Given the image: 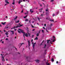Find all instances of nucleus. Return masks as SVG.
<instances>
[{
    "mask_svg": "<svg viewBox=\"0 0 65 65\" xmlns=\"http://www.w3.org/2000/svg\"><path fill=\"white\" fill-rule=\"evenodd\" d=\"M18 30H19L20 31H19V30H18V32L19 33H21V32L22 33H23V34H24L25 35L26 37H28V35L27 34H25V32L23 31V30H22L21 29H18Z\"/></svg>",
    "mask_w": 65,
    "mask_h": 65,
    "instance_id": "1",
    "label": "nucleus"
},
{
    "mask_svg": "<svg viewBox=\"0 0 65 65\" xmlns=\"http://www.w3.org/2000/svg\"><path fill=\"white\" fill-rule=\"evenodd\" d=\"M36 44V43H34L33 44V51H35V49H34V46H35V44Z\"/></svg>",
    "mask_w": 65,
    "mask_h": 65,
    "instance_id": "2",
    "label": "nucleus"
},
{
    "mask_svg": "<svg viewBox=\"0 0 65 65\" xmlns=\"http://www.w3.org/2000/svg\"><path fill=\"white\" fill-rule=\"evenodd\" d=\"M46 11L47 12H46V15H47V14H48V8H47L46 9Z\"/></svg>",
    "mask_w": 65,
    "mask_h": 65,
    "instance_id": "3",
    "label": "nucleus"
},
{
    "mask_svg": "<svg viewBox=\"0 0 65 65\" xmlns=\"http://www.w3.org/2000/svg\"><path fill=\"white\" fill-rule=\"evenodd\" d=\"M53 38V39H51V40H53V39H54V40L52 42H54L55 41V36H53L52 37Z\"/></svg>",
    "mask_w": 65,
    "mask_h": 65,
    "instance_id": "4",
    "label": "nucleus"
},
{
    "mask_svg": "<svg viewBox=\"0 0 65 65\" xmlns=\"http://www.w3.org/2000/svg\"><path fill=\"white\" fill-rule=\"evenodd\" d=\"M27 41L28 43V46H30V41L28 40Z\"/></svg>",
    "mask_w": 65,
    "mask_h": 65,
    "instance_id": "5",
    "label": "nucleus"
},
{
    "mask_svg": "<svg viewBox=\"0 0 65 65\" xmlns=\"http://www.w3.org/2000/svg\"><path fill=\"white\" fill-rule=\"evenodd\" d=\"M24 44V43H22V44H21V43L19 45V46H20L19 47V48H20V47H21V46H22V44Z\"/></svg>",
    "mask_w": 65,
    "mask_h": 65,
    "instance_id": "6",
    "label": "nucleus"
},
{
    "mask_svg": "<svg viewBox=\"0 0 65 65\" xmlns=\"http://www.w3.org/2000/svg\"><path fill=\"white\" fill-rule=\"evenodd\" d=\"M23 24L21 25H20L19 26V25H18L17 26H16V28H18V27H21L22 26H23Z\"/></svg>",
    "mask_w": 65,
    "mask_h": 65,
    "instance_id": "7",
    "label": "nucleus"
},
{
    "mask_svg": "<svg viewBox=\"0 0 65 65\" xmlns=\"http://www.w3.org/2000/svg\"><path fill=\"white\" fill-rule=\"evenodd\" d=\"M1 55L2 57V58H3V61H4V57H3V55H2V54H1Z\"/></svg>",
    "mask_w": 65,
    "mask_h": 65,
    "instance_id": "8",
    "label": "nucleus"
},
{
    "mask_svg": "<svg viewBox=\"0 0 65 65\" xmlns=\"http://www.w3.org/2000/svg\"><path fill=\"white\" fill-rule=\"evenodd\" d=\"M5 2L6 3H7V4H9V2H8V1L7 0L5 1Z\"/></svg>",
    "mask_w": 65,
    "mask_h": 65,
    "instance_id": "9",
    "label": "nucleus"
},
{
    "mask_svg": "<svg viewBox=\"0 0 65 65\" xmlns=\"http://www.w3.org/2000/svg\"><path fill=\"white\" fill-rule=\"evenodd\" d=\"M35 61L37 63H39V60H36Z\"/></svg>",
    "mask_w": 65,
    "mask_h": 65,
    "instance_id": "10",
    "label": "nucleus"
},
{
    "mask_svg": "<svg viewBox=\"0 0 65 65\" xmlns=\"http://www.w3.org/2000/svg\"><path fill=\"white\" fill-rule=\"evenodd\" d=\"M30 12H31V13H32V12H33V11H32V9H30Z\"/></svg>",
    "mask_w": 65,
    "mask_h": 65,
    "instance_id": "11",
    "label": "nucleus"
},
{
    "mask_svg": "<svg viewBox=\"0 0 65 65\" xmlns=\"http://www.w3.org/2000/svg\"><path fill=\"white\" fill-rule=\"evenodd\" d=\"M6 22H4V23H3V22H2V24H3V25H5V24H6Z\"/></svg>",
    "mask_w": 65,
    "mask_h": 65,
    "instance_id": "12",
    "label": "nucleus"
},
{
    "mask_svg": "<svg viewBox=\"0 0 65 65\" xmlns=\"http://www.w3.org/2000/svg\"><path fill=\"white\" fill-rule=\"evenodd\" d=\"M47 51V49H46L45 50V54H46V52Z\"/></svg>",
    "mask_w": 65,
    "mask_h": 65,
    "instance_id": "13",
    "label": "nucleus"
},
{
    "mask_svg": "<svg viewBox=\"0 0 65 65\" xmlns=\"http://www.w3.org/2000/svg\"><path fill=\"white\" fill-rule=\"evenodd\" d=\"M49 19H50V18L49 17L47 18H46V20H49Z\"/></svg>",
    "mask_w": 65,
    "mask_h": 65,
    "instance_id": "14",
    "label": "nucleus"
},
{
    "mask_svg": "<svg viewBox=\"0 0 65 65\" xmlns=\"http://www.w3.org/2000/svg\"><path fill=\"white\" fill-rule=\"evenodd\" d=\"M42 9V8L41 9L39 10L40 12H41Z\"/></svg>",
    "mask_w": 65,
    "mask_h": 65,
    "instance_id": "15",
    "label": "nucleus"
},
{
    "mask_svg": "<svg viewBox=\"0 0 65 65\" xmlns=\"http://www.w3.org/2000/svg\"><path fill=\"white\" fill-rule=\"evenodd\" d=\"M50 21H51V22H54V20H50Z\"/></svg>",
    "mask_w": 65,
    "mask_h": 65,
    "instance_id": "16",
    "label": "nucleus"
},
{
    "mask_svg": "<svg viewBox=\"0 0 65 65\" xmlns=\"http://www.w3.org/2000/svg\"><path fill=\"white\" fill-rule=\"evenodd\" d=\"M51 61L52 62H54V59L53 58H52V59H51Z\"/></svg>",
    "mask_w": 65,
    "mask_h": 65,
    "instance_id": "17",
    "label": "nucleus"
},
{
    "mask_svg": "<svg viewBox=\"0 0 65 65\" xmlns=\"http://www.w3.org/2000/svg\"><path fill=\"white\" fill-rule=\"evenodd\" d=\"M27 33L28 34L29 36V37H30V35H31V34H29V32H28Z\"/></svg>",
    "mask_w": 65,
    "mask_h": 65,
    "instance_id": "18",
    "label": "nucleus"
},
{
    "mask_svg": "<svg viewBox=\"0 0 65 65\" xmlns=\"http://www.w3.org/2000/svg\"><path fill=\"white\" fill-rule=\"evenodd\" d=\"M46 64L47 65H50V64L49 63H48V62H46Z\"/></svg>",
    "mask_w": 65,
    "mask_h": 65,
    "instance_id": "19",
    "label": "nucleus"
},
{
    "mask_svg": "<svg viewBox=\"0 0 65 65\" xmlns=\"http://www.w3.org/2000/svg\"><path fill=\"white\" fill-rule=\"evenodd\" d=\"M12 4L13 5H14V4H15L14 2L13 1V2L12 3Z\"/></svg>",
    "mask_w": 65,
    "mask_h": 65,
    "instance_id": "20",
    "label": "nucleus"
},
{
    "mask_svg": "<svg viewBox=\"0 0 65 65\" xmlns=\"http://www.w3.org/2000/svg\"><path fill=\"white\" fill-rule=\"evenodd\" d=\"M50 41H51V40H47V43H48V42H50Z\"/></svg>",
    "mask_w": 65,
    "mask_h": 65,
    "instance_id": "21",
    "label": "nucleus"
},
{
    "mask_svg": "<svg viewBox=\"0 0 65 65\" xmlns=\"http://www.w3.org/2000/svg\"><path fill=\"white\" fill-rule=\"evenodd\" d=\"M35 40H38V38L36 37V38L35 39Z\"/></svg>",
    "mask_w": 65,
    "mask_h": 65,
    "instance_id": "22",
    "label": "nucleus"
},
{
    "mask_svg": "<svg viewBox=\"0 0 65 65\" xmlns=\"http://www.w3.org/2000/svg\"><path fill=\"white\" fill-rule=\"evenodd\" d=\"M21 1L20 0L18 2V3L19 4H20L21 3Z\"/></svg>",
    "mask_w": 65,
    "mask_h": 65,
    "instance_id": "23",
    "label": "nucleus"
},
{
    "mask_svg": "<svg viewBox=\"0 0 65 65\" xmlns=\"http://www.w3.org/2000/svg\"><path fill=\"white\" fill-rule=\"evenodd\" d=\"M17 18H18V16H16L15 18H14V20H16V19H17Z\"/></svg>",
    "mask_w": 65,
    "mask_h": 65,
    "instance_id": "24",
    "label": "nucleus"
},
{
    "mask_svg": "<svg viewBox=\"0 0 65 65\" xmlns=\"http://www.w3.org/2000/svg\"><path fill=\"white\" fill-rule=\"evenodd\" d=\"M46 44H45V46L43 47V48H46Z\"/></svg>",
    "mask_w": 65,
    "mask_h": 65,
    "instance_id": "25",
    "label": "nucleus"
},
{
    "mask_svg": "<svg viewBox=\"0 0 65 65\" xmlns=\"http://www.w3.org/2000/svg\"><path fill=\"white\" fill-rule=\"evenodd\" d=\"M27 15H26V16L24 17V18H25V19H26V18L27 17Z\"/></svg>",
    "mask_w": 65,
    "mask_h": 65,
    "instance_id": "26",
    "label": "nucleus"
},
{
    "mask_svg": "<svg viewBox=\"0 0 65 65\" xmlns=\"http://www.w3.org/2000/svg\"><path fill=\"white\" fill-rule=\"evenodd\" d=\"M28 14V11H27L26 13H25V14Z\"/></svg>",
    "mask_w": 65,
    "mask_h": 65,
    "instance_id": "27",
    "label": "nucleus"
},
{
    "mask_svg": "<svg viewBox=\"0 0 65 65\" xmlns=\"http://www.w3.org/2000/svg\"><path fill=\"white\" fill-rule=\"evenodd\" d=\"M27 21H28V19H26L25 20V22H27Z\"/></svg>",
    "mask_w": 65,
    "mask_h": 65,
    "instance_id": "28",
    "label": "nucleus"
},
{
    "mask_svg": "<svg viewBox=\"0 0 65 65\" xmlns=\"http://www.w3.org/2000/svg\"><path fill=\"white\" fill-rule=\"evenodd\" d=\"M16 23H19V21H18L17 22H15Z\"/></svg>",
    "mask_w": 65,
    "mask_h": 65,
    "instance_id": "29",
    "label": "nucleus"
},
{
    "mask_svg": "<svg viewBox=\"0 0 65 65\" xmlns=\"http://www.w3.org/2000/svg\"><path fill=\"white\" fill-rule=\"evenodd\" d=\"M23 11H24V9H23L22 11L21 12V13H23Z\"/></svg>",
    "mask_w": 65,
    "mask_h": 65,
    "instance_id": "30",
    "label": "nucleus"
},
{
    "mask_svg": "<svg viewBox=\"0 0 65 65\" xmlns=\"http://www.w3.org/2000/svg\"><path fill=\"white\" fill-rule=\"evenodd\" d=\"M37 18L38 19V21H40V18H39V17H38Z\"/></svg>",
    "mask_w": 65,
    "mask_h": 65,
    "instance_id": "31",
    "label": "nucleus"
},
{
    "mask_svg": "<svg viewBox=\"0 0 65 65\" xmlns=\"http://www.w3.org/2000/svg\"><path fill=\"white\" fill-rule=\"evenodd\" d=\"M37 36H39V33H38L37 34Z\"/></svg>",
    "mask_w": 65,
    "mask_h": 65,
    "instance_id": "32",
    "label": "nucleus"
},
{
    "mask_svg": "<svg viewBox=\"0 0 65 65\" xmlns=\"http://www.w3.org/2000/svg\"><path fill=\"white\" fill-rule=\"evenodd\" d=\"M52 25H53V24H51L50 25V27H52Z\"/></svg>",
    "mask_w": 65,
    "mask_h": 65,
    "instance_id": "33",
    "label": "nucleus"
},
{
    "mask_svg": "<svg viewBox=\"0 0 65 65\" xmlns=\"http://www.w3.org/2000/svg\"><path fill=\"white\" fill-rule=\"evenodd\" d=\"M51 2H53V1H54V0H52L50 1Z\"/></svg>",
    "mask_w": 65,
    "mask_h": 65,
    "instance_id": "34",
    "label": "nucleus"
},
{
    "mask_svg": "<svg viewBox=\"0 0 65 65\" xmlns=\"http://www.w3.org/2000/svg\"><path fill=\"white\" fill-rule=\"evenodd\" d=\"M10 32H13V30H10Z\"/></svg>",
    "mask_w": 65,
    "mask_h": 65,
    "instance_id": "35",
    "label": "nucleus"
},
{
    "mask_svg": "<svg viewBox=\"0 0 65 65\" xmlns=\"http://www.w3.org/2000/svg\"><path fill=\"white\" fill-rule=\"evenodd\" d=\"M53 17H54V16H55V14H53Z\"/></svg>",
    "mask_w": 65,
    "mask_h": 65,
    "instance_id": "36",
    "label": "nucleus"
},
{
    "mask_svg": "<svg viewBox=\"0 0 65 65\" xmlns=\"http://www.w3.org/2000/svg\"><path fill=\"white\" fill-rule=\"evenodd\" d=\"M57 14H59V11H58L57 12Z\"/></svg>",
    "mask_w": 65,
    "mask_h": 65,
    "instance_id": "37",
    "label": "nucleus"
},
{
    "mask_svg": "<svg viewBox=\"0 0 65 65\" xmlns=\"http://www.w3.org/2000/svg\"><path fill=\"white\" fill-rule=\"evenodd\" d=\"M44 31V30H42V32H43V33Z\"/></svg>",
    "mask_w": 65,
    "mask_h": 65,
    "instance_id": "38",
    "label": "nucleus"
},
{
    "mask_svg": "<svg viewBox=\"0 0 65 65\" xmlns=\"http://www.w3.org/2000/svg\"><path fill=\"white\" fill-rule=\"evenodd\" d=\"M34 35H32V38L33 37H34Z\"/></svg>",
    "mask_w": 65,
    "mask_h": 65,
    "instance_id": "39",
    "label": "nucleus"
},
{
    "mask_svg": "<svg viewBox=\"0 0 65 65\" xmlns=\"http://www.w3.org/2000/svg\"><path fill=\"white\" fill-rule=\"evenodd\" d=\"M26 59H28V57L27 56V57H26Z\"/></svg>",
    "mask_w": 65,
    "mask_h": 65,
    "instance_id": "40",
    "label": "nucleus"
},
{
    "mask_svg": "<svg viewBox=\"0 0 65 65\" xmlns=\"http://www.w3.org/2000/svg\"><path fill=\"white\" fill-rule=\"evenodd\" d=\"M43 29H45V28H44V27H43Z\"/></svg>",
    "mask_w": 65,
    "mask_h": 65,
    "instance_id": "41",
    "label": "nucleus"
},
{
    "mask_svg": "<svg viewBox=\"0 0 65 65\" xmlns=\"http://www.w3.org/2000/svg\"><path fill=\"white\" fill-rule=\"evenodd\" d=\"M5 34L7 35H8V34L7 33H6Z\"/></svg>",
    "mask_w": 65,
    "mask_h": 65,
    "instance_id": "42",
    "label": "nucleus"
},
{
    "mask_svg": "<svg viewBox=\"0 0 65 65\" xmlns=\"http://www.w3.org/2000/svg\"><path fill=\"white\" fill-rule=\"evenodd\" d=\"M34 30H35V29H34L32 30V31H34Z\"/></svg>",
    "mask_w": 65,
    "mask_h": 65,
    "instance_id": "43",
    "label": "nucleus"
},
{
    "mask_svg": "<svg viewBox=\"0 0 65 65\" xmlns=\"http://www.w3.org/2000/svg\"><path fill=\"white\" fill-rule=\"evenodd\" d=\"M52 41H50V43L51 44H52Z\"/></svg>",
    "mask_w": 65,
    "mask_h": 65,
    "instance_id": "44",
    "label": "nucleus"
},
{
    "mask_svg": "<svg viewBox=\"0 0 65 65\" xmlns=\"http://www.w3.org/2000/svg\"><path fill=\"white\" fill-rule=\"evenodd\" d=\"M56 63L57 64H58V61H56Z\"/></svg>",
    "mask_w": 65,
    "mask_h": 65,
    "instance_id": "45",
    "label": "nucleus"
},
{
    "mask_svg": "<svg viewBox=\"0 0 65 65\" xmlns=\"http://www.w3.org/2000/svg\"><path fill=\"white\" fill-rule=\"evenodd\" d=\"M6 40H8V38H6Z\"/></svg>",
    "mask_w": 65,
    "mask_h": 65,
    "instance_id": "46",
    "label": "nucleus"
},
{
    "mask_svg": "<svg viewBox=\"0 0 65 65\" xmlns=\"http://www.w3.org/2000/svg\"><path fill=\"white\" fill-rule=\"evenodd\" d=\"M40 6H42V5H41V4H40Z\"/></svg>",
    "mask_w": 65,
    "mask_h": 65,
    "instance_id": "47",
    "label": "nucleus"
},
{
    "mask_svg": "<svg viewBox=\"0 0 65 65\" xmlns=\"http://www.w3.org/2000/svg\"><path fill=\"white\" fill-rule=\"evenodd\" d=\"M21 2H23V0H21Z\"/></svg>",
    "mask_w": 65,
    "mask_h": 65,
    "instance_id": "48",
    "label": "nucleus"
},
{
    "mask_svg": "<svg viewBox=\"0 0 65 65\" xmlns=\"http://www.w3.org/2000/svg\"><path fill=\"white\" fill-rule=\"evenodd\" d=\"M22 7H23V6L22 5L21 6V8H22Z\"/></svg>",
    "mask_w": 65,
    "mask_h": 65,
    "instance_id": "49",
    "label": "nucleus"
},
{
    "mask_svg": "<svg viewBox=\"0 0 65 65\" xmlns=\"http://www.w3.org/2000/svg\"><path fill=\"white\" fill-rule=\"evenodd\" d=\"M44 26L45 27L46 26V24H44Z\"/></svg>",
    "mask_w": 65,
    "mask_h": 65,
    "instance_id": "50",
    "label": "nucleus"
},
{
    "mask_svg": "<svg viewBox=\"0 0 65 65\" xmlns=\"http://www.w3.org/2000/svg\"><path fill=\"white\" fill-rule=\"evenodd\" d=\"M2 43H4V41H3L2 42Z\"/></svg>",
    "mask_w": 65,
    "mask_h": 65,
    "instance_id": "51",
    "label": "nucleus"
},
{
    "mask_svg": "<svg viewBox=\"0 0 65 65\" xmlns=\"http://www.w3.org/2000/svg\"><path fill=\"white\" fill-rule=\"evenodd\" d=\"M7 5V4H5V6H6V5Z\"/></svg>",
    "mask_w": 65,
    "mask_h": 65,
    "instance_id": "52",
    "label": "nucleus"
},
{
    "mask_svg": "<svg viewBox=\"0 0 65 65\" xmlns=\"http://www.w3.org/2000/svg\"><path fill=\"white\" fill-rule=\"evenodd\" d=\"M5 18H7L8 17H7V16H6V17Z\"/></svg>",
    "mask_w": 65,
    "mask_h": 65,
    "instance_id": "53",
    "label": "nucleus"
},
{
    "mask_svg": "<svg viewBox=\"0 0 65 65\" xmlns=\"http://www.w3.org/2000/svg\"><path fill=\"white\" fill-rule=\"evenodd\" d=\"M60 63H61V62H58V64H60Z\"/></svg>",
    "mask_w": 65,
    "mask_h": 65,
    "instance_id": "54",
    "label": "nucleus"
},
{
    "mask_svg": "<svg viewBox=\"0 0 65 65\" xmlns=\"http://www.w3.org/2000/svg\"><path fill=\"white\" fill-rule=\"evenodd\" d=\"M15 27H14V28H11V29H14V28H15Z\"/></svg>",
    "mask_w": 65,
    "mask_h": 65,
    "instance_id": "55",
    "label": "nucleus"
},
{
    "mask_svg": "<svg viewBox=\"0 0 65 65\" xmlns=\"http://www.w3.org/2000/svg\"><path fill=\"white\" fill-rule=\"evenodd\" d=\"M42 15H43L42 14H41V16H42Z\"/></svg>",
    "mask_w": 65,
    "mask_h": 65,
    "instance_id": "56",
    "label": "nucleus"
},
{
    "mask_svg": "<svg viewBox=\"0 0 65 65\" xmlns=\"http://www.w3.org/2000/svg\"><path fill=\"white\" fill-rule=\"evenodd\" d=\"M46 59H44V61H46Z\"/></svg>",
    "mask_w": 65,
    "mask_h": 65,
    "instance_id": "57",
    "label": "nucleus"
},
{
    "mask_svg": "<svg viewBox=\"0 0 65 65\" xmlns=\"http://www.w3.org/2000/svg\"><path fill=\"white\" fill-rule=\"evenodd\" d=\"M23 1H24V2H25V0H23Z\"/></svg>",
    "mask_w": 65,
    "mask_h": 65,
    "instance_id": "58",
    "label": "nucleus"
},
{
    "mask_svg": "<svg viewBox=\"0 0 65 65\" xmlns=\"http://www.w3.org/2000/svg\"><path fill=\"white\" fill-rule=\"evenodd\" d=\"M34 21H32V23H34Z\"/></svg>",
    "mask_w": 65,
    "mask_h": 65,
    "instance_id": "59",
    "label": "nucleus"
},
{
    "mask_svg": "<svg viewBox=\"0 0 65 65\" xmlns=\"http://www.w3.org/2000/svg\"><path fill=\"white\" fill-rule=\"evenodd\" d=\"M0 27H2V26H1V24H0Z\"/></svg>",
    "mask_w": 65,
    "mask_h": 65,
    "instance_id": "60",
    "label": "nucleus"
},
{
    "mask_svg": "<svg viewBox=\"0 0 65 65\" xmlns=\"http://www.w3.org/2000/svg\"><path fill=\"white\" fill-rule=\"evenodd\" d=\"M6 28H7H7H8V27H6Z\"/></svg>",
    "mask_w": 65,
    "mask_h": 65,
    "instance_id": "61",
    "label": "nucleus"
},
{
    "mask_svg": "<svg viewBox=\"0 0 65 65\" xmlns=\"http://www.w3.org/2000/svg\"><path fill=\"white\" fill-rule=\"evenodd\" d=\"M32 28H34V26H32Z\"/></svg>",
    "mask_w": 65,
    "mask_h": 65,
    "instance_id": "62",
    "label": "nucleus"
},
{
    "mask_svg": "<svg viewBox=\"0 0 65 65\" xmlns=\"http://www.w3.org/2000/svg\"><path fill=\"white\" fill-rule=\"evenodd\" d=\"M14 30L15 31H16V30H17V29H14Z\"/></svg>",
    "mask_w": 65,
    "mask_h": 65,
    "instance_id": "63",
    "label": "nucleus"
},
{
    "mask_svg": "<svg viewBox=\"0 0 65 65\" xmlns=\"http://www.w3.org/2000/svg\"><path fill=\"white\" fill-rule=\"evenodd\" d=\"M31 42H32V41H33V39H32L31 40Z\"/></svg>",
    "mask_w": 65,
    "mask_h": 65,
    "instance_id": "64",
    "label": "nucleus"
}]
</instances>
